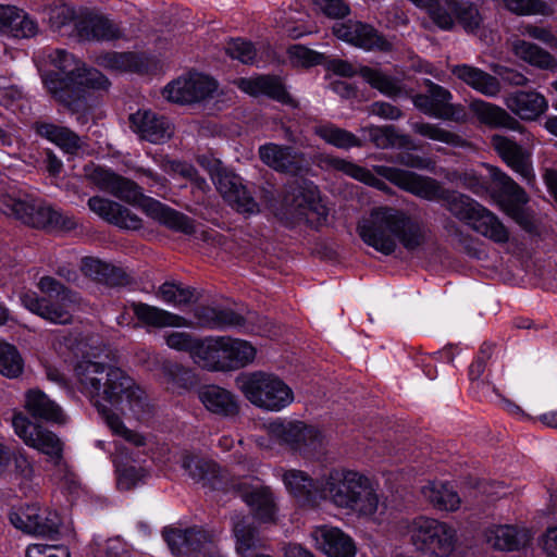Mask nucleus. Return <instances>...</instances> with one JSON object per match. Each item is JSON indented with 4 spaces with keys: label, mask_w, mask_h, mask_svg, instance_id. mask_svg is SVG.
Segmentation results:
<instances>
[{
    "label": "nucleus",
    "mask_w": 557,
    "mask_h": 557,
    "mask_svg": "<svg viewBox=\"0 0 557 557\" xmlns=\"http://www.w3.org/2000/svg\"><path fill=\"white\" fill-rule=\"evenodd\" d=\"M145 392L122 369L108 367L106 379L100 386V393L95 398V407L113 435L124 438L129 444L140 447L146 445V437L128 429L121 417L140 420L147 413L148 404Z\"/></svg>",
    "instance_id": "f257e3e1"
},
{
    "label": "nucleus",
    "mask_w": 557,
    "mask_h": 557,
    "mask_svg": "<svg viewBox=\"0 0 557 557\" xmlns=\"http://www.w3.org/2000/svg\"><path fill=\"white\" fill-rule=\"evenodd\" d=\"M357 232L366 245L385 256L396 250L397 243L407 251H416L428 240L422 221L392 206L372 208L358 222Z\"/></svg>",
    "instance_id": "f03ea898"
},
{
    "label": "nucleus",
    "mask_w": 557,
    "mask_h": 557,
    "mask_svg": "<svg viewBox=\"0 0 557 557\" xmlns=\"http://www.w3.org/2000/svg\"><path fill=\"white\" fill-rule=\"evenodd\" d=\"M87 176L99 189L129 205L140 207L148 216L168 228L185 235L195 234L196 226L190 218L151 197L145 196L141 188L134 181L101 166L87 170Z\"/></svg>",
    "instance_id": "7ed1b4c3"
},
{
    "label": "nucleus",
    "mask_w": 557,
    "mask_h": 557,
    "mask_svg": "<svg viewBox=\"0 0 557 557\" xmlns=\"http://www.w3.org/2000/svg\"><path fill=\"white\" fill-rule=\"evenodd\" d=\"M373 171L398 188L421 199L443 201L445 208L468 226L471 225L483 207L467 195L444 189L436 180L430 176L387 165H374Z\"/></svg>",
    "instance_id": "20e7f679"
},
{
    "label": "nucleus",
    "mask_w": 557,
    "mask_h": 557,
    "mask_svg": "<svg viewBox=\"0 0 557 557\" xmlns=\"http://www.w3.org/2000/svg\"><path fill=\"white\" fill-rule=\"evenodd\" d=\"M0 212L35 228L65 230L76 227V221L54 210L27 190L9 187L0 193Z\"/></svg>",
    "instance_id": "39448f33"
},
{
    "label": "nucleus",
    "mask_w": 557,
    "mask_h": 557,
    "mask_svg": "<svg viewBox=\"0 0 557 557\" xmlns=\"http://www.w3.org/2000/svg\"><path fill=\"white\" fill-rule=\"evenodd\" d=\"M37 287L44 296H39L35 292L23 293L21 295L22 305L32 313L50 323L61 325L72 323L74 313L81 307L79 295L51 276L40 277Z\"/></svg>",
    "instance_id": "423d86ee"
},
{
    "label": "nucleus",
    "mask_w": 557,
    "mask_h": 557,
    "mask_svg": "<svg viewBox=\"0 0 557 557\" xmlns=\"http://www.w3.org/2000/svg\"><path fill=\"white\" fill-rule=\"evenodd\" d=\"M397 532L408 535L414 548L423 554L448 557L456 548L457 530L445 521L426 516L401 519Z\"/></svg>",
    "instance_id": "0eeeda50"
},
{
    "label": "nucleus",
    "mask_w": 557,
    "mask_h": 557,
    "mask_svg": "<svg viewBox=\"0 0 557 557\" xmlns=\"http://www.w3.org/2000/svg\"><path fill=\"white\" fill-rule=\"evenodd\" d=\"M235 384L251 405L265 411L278 412L292 405L295 399L292 387L271 372L240 373Z\"/></svg>",
    "instance_id": "6e6552de"
},
{
    "label": "nucleus",
    "mask_w": 557,
    "mask_h": 557,
    "mask_svg": "<svg viewBox=\"0 0 557 557\" xmlns=\"http://www.w3.org/2000/svg\"><path fill=\"white\" fill-rule=\"evenodd\" d=\"M14 433L30 448L46 455L54 466L53 476L58 481L74 483V474L63 460V443L52 431L32 422L23 412L12 418Z\"/></svg>",
    "instance_id": "1a4fd4ad"
},
{
    "label": "nucleus",
    "mask_w": 557,
    "mask_h": 557,
    "mask_svg": "<svg viewBox=\"0 0 557 557\" xmlns=\"http://www.w3.org/2000/svg\"><path fill=\"white\" fill-rule=\"evenodd\" d=\"M269 437L277 444L285 445L304 456L321 453L325 437L313 425L298 420L275 419L267 424Z\"/></svg>",
    "instance_id": "9d476101"
},
{
    "label": "nucleus",
    "mask_w": 557,
    "mask_h": 557,
    "mask_svg": "<svg viewBox=\"0 0 557 557\" xmlns=\"http://www.w3.org/2000/svg\"><path fill=\"white\" fill-rule=\"evenodd\" d=\"M50 63L59 70V73L47 74L44 78L48 91L61 103L72 107L81 97L79 88H72L73 95H67L65 89L76 79L75 74L81 67V62L70 52L55 49L48 55Z\"/></svg>",
    "instance_id": "9b49d317"
},
{
    "label": "nucleus",
    "mask_w": 557,
    "mask_h": 557,
    "mask_svg": "<svg viewBox=\"0 0 557 557\" xmlns=\"http://www.w3.org/2000/svg\"><path fill=\"white\" fill-rule=\"evenodd\" d=\"M238 496L249 508L253 518L262 523H274L278 506L272 488L255 478H245L234 485Z\"/></svg>",
    "instance_id": "f8f14e48"
},
{
    "label": "nucleus",
    "mask_w": 557,
    "mask_h": 557,
    "mask_svg": "<svg viewBox=\"0 0 557 557\" xmlns=\"http://www.w3.org/2000/svg\"><path fill=\"white\" fill-rule=\"evenodd\" d=\"M367 475L362 472L333 468L322 475V500H329L337 508L346 509Z\"/></svg>",
    "instance_id": "ddd939ff"
},
{
    "label": "nucleus",
    "mask_w": 557,
    "mask_h": 557,
    "mask_svg": "<svg viewBox=\"0 0 557 557\" xmlns=\"http://www.w3.org/2000/svg\"><path fill=\"white\" fill-rule=\"evenodd\" d=\"M428 90L412 97L413 106L428 116L461 122L465 120V110L461 104L451 103V92L430 79L425 81Z\"/></svg>",
    "instance_id": "4468645a"
},
{
    "label": "nucleus",
    "mask_w": 557,
    "mask_h": 557,
    "mask_svg": "<svg viewBox=\"0 0 557 557\" xmlns=\"http://www.w3.org/2000/svg\"><path fill=\"white\" fill-rule=\"evenodd\" d=\"M284 203L290 212L311 223L320 224L326 220L327 208L320 198L318 187L311 182L290 185L284 196Z\"/></svg>",
    "instance_id": "2eb2a0df"
},
{
    "label": "nucleus",
    "mask_w": 557,
    "mask_h": 557,
    "mask_svg": "<svg viewBox=\"0 0 557 557\" xmlns=\"http://www.w3.org/2000/svg\"><path fill=\"white\" fill-rule=\"evenodd\" d=\"M218 83L208 75L189 73L169 83L163 89V97L176 103H191L213 96Z\"/></svg>",
    "instance_id": "dca6fc26"
},
{
    "label": "nucleus",
    "mask_w": 557,
    "mask_h": 557,
    "mask_svg": "<svg viewBox=\"0 0 557 557\" xmlns=\"http://www.w3.org/2000/svg\"><path fill=\"white\" fill-rule=\"evenodd\" d=\"M492 176L502 194L499 203L503 211L524 230L531 231L532 221L524 209V205L529 201V197L524 189L520 187L509 175L498 169L493 171Z\"/></svg>",
    "instance_id": "f3484780"
},
{
    "label": "nucleus",
    "mask_w": 557,
    "mask_h": 557,
    "mask_svg": "<svg viewBox=\"0 0 557 557\" xmlns=\"http://www.w3.org/2000/svg\"><path fill=\"white\" fill-rule=\"evenodd\" d=\"M10 521L16 529L40 536H51L57 533L60 524L55 511L41 508L35 504L11 512Z\"/></svg>",
    "instance_id": "a211bd4d"
},
{
    "label": "nucleus",
    "mask_w": 557,
    "mask_h": 557,
    "mask_svg": "<svg viewBox=\"0 0 557 557\" xmlns=\"http://www.w3.org/2000/svg\"><path fill=\"white\" fill-rule=\"evenodd\" d=\"M491 145L502 160L528 185H535V173L531 154L515 140L495 134L491 137Z\"/></svg>",
    "instance_id": "6ab92c4d"
},
{
    "label": "nucleus",
    "mask_w": 557,
    "mask_h": 557,
    "mask_svg": "<svg viewBox=\"0 0 557 557\" xmlns=\"http://www.w3.org/2000/svg\"><path fill=\"white\" fill-rule=\"evenodd\" d=\"M333 34L341 40L364 50L389 51L392 45L370 24L349 20L336 23Z\"/></svg>",
    "instance_id": "aec40b11"
},
{
    "label": "nucleus",
    "mask_w": 557,
    "mask_h": 557,
    "mask_svg": "<svg viewBox=\"0 0 557 557\" xmlns=\"http://www.w3.org/2000/svg\"><path fill=\"white\" fill-rule=\"evenodd\" d=\"M214 184L225 201L236 211L247 214L259 212L258 203L243 185L242 178L238 175L226 170L218 171Z\"/></svg>",
    "instance_id": "412c9836"
},
{
    "label": "nucleus",
    "mask_w": 557,
    "mask_h": 557,
    "mask_svg": "<svg viewBox=\"0 0 557 557\" xmlns=\"http://www.w3.org/2000/svg\"><path fill=\"white\" fill-rule=\"evenodd\" d=\"M283 484L294 498L302 505L314 506L322 500V475L313 479L300 469H281Z\"/></svg>",
    "instance_id": "4be33fe9"
},
{
    "label": "nucleus",
    "mask_w": 557,
    "mask_h": 557,
    "mask_svg": "<svg viewBox=\"0 0 557 557\" xmlns=\"http://www.w3.org/2000/svg\"><path fill=\"white\" fill-rule=\"evenodd\" d=\"M131 128L140 139L151 144H163L174 134L172 123L151 110H138L129 115Z\"/></svg>",
    "instance_id": "5701e85b"
},
{
    "label": "nucleus",
    "mask_w": 557,
    "mask_h": 557,
    "mask_svg": "<svg viewBox=\"0 0 557 557\" xmlns=\"http://www.w3.org/2000/svg\"><path fill=\"white\" fill-rule=\"evenodd\" d=\"M260 160L276 172L298 174L306 168V158L302 152L289 146L274 143L261 145L258 149Z\"/></svg>",
    "instance_id": "b1692460"
},
{
    "label": "nucleus",
    "mask_w": 557,
    "mask_h": 557,
    "mask_svg": "<svg viewBox=\"0 0 557 557\" xmlns=\"http://www.w3.org/2000/svg\"><path fill=\"white\" fill-rule=\"evenodd\" d=\"M317 546L330 557H355L356 546L350 536L339 528L315 527L311 533Z\"/></svg>",
    "instance_id": "393cba45"
},
{
    "label": "nucleus",
    "mask_w": 557,
    "mask_h": 557,
    "mask_svg": "<svg viewBox=\"0 0 557 557\" xmlns=\"http://www.w3.org/2000/svg\"><path fill=\"white\" fill-rule=\"evenodd\" d=\"M88 208L102 220L119 227L127 230H138L141 227L139 216L113 200L94 196L88 199Z\"/></svg>",
    "instance_id": "a878e982"
},
{
    "label": "nucleus",
    "mask_w": 557,
    "mask_h": 557,
    "mask_svg": "<svg viewBox=\"0 0 557 557\" xmlns=\"http://www.w3.org/2000/svg\"><path fill=\"white\" fill-rule=\"evenodd\" d=\"M507 109L522 121H535L548 109V101L536 90L510 92L504 100Z\"/></svg>",
    "instance_id": "bb28decb"
},
{
    "label": "nucleus",
    "mask_w": 557,
    "mask_h": 557,
    "mask_svg": "<svg viewBox=\"0 0 557 557\" xmlns=\"http://www.w3.org/2000/svg\"><path fill=\"white\" fill-rule=\"evenodd\" d=\"M78 36L86 40H113L120 38L121 28L107 16L84 10L76 21Z\"/></svg>",
    "instance_id": "cd10ccee"
},
{
    "label": "nucleus",
    "mask_w": 557,
    "mask_h": 557,
    "mask_svg": "<svg viewBox=\"0 0 557 557\" xmlns=\"http://www.w3.org/2000/svg\"><path fill=\"white\" fill-rule=\"evenodd\" d=\"M346 509L352 510L359 517H364L380 523L386 505L377 493L376 484L369 476H366L361 487L357 490L352 502Z\"/></svg>",
    "instance_id": "c85d7f7f"
},
{
    "label": "nucleus",
    "mask_w": 557,
    "mask_h": 557,
    "mask_svg": "<svg viewBox=\"0 0 557 557\" xmlns=\"http://www.w3.org/2000/svg\"><path fill=\"white\" fill-rule=\"evenodd\" d=\"M346 509L352 510L359 517H364L380 523L386 505L377 493L376 484L369 476H366L361 487L357 490L352 502Z\"/></svg>",
    "instance_id": "c756f323"
},
{
    "label": "nucleus",
    "mask_w": 557,
    "mask_h": 557,
    "mask_svg": "<svg viewBox=\"0 0 557 557\" xmlns=\"http://www.w3.org/2000/svg\"><path fill=\"white\" fill-rule=\"evenodd\" d=\"M234 84L245 94L259 97L267 96L282 103L292 102V98L285 89L282 81L276 76L258 75L253 77H240Z\"/></svg>",
    "instance_id": "7c9ffc66"
},
{
    "label": "nucleus",
    "mask_w": 557,
    "mask_h": 557,
    "mask_svg": "<svg viewBox=\"0 0 557 557\" xmlns=\"http://www.w3.org/2000/svg\"><path fill=\"white\" fill-rule=\"evenodd\" d=\"M449 69L459 81L486 97H497L502 90L499 79L479 67L462 63Z\"/></svg>",
    "instance_id": "2f4dec72"
},
{
    "label": "nucleus",
    "mask_w": 557,
    "mask_h": 557,
    "mask_svg": "<svg viewBox=\"0 0 557 557\" xmlns=\"http://www.w3.org/2000/svg\"><path fill=\"white\" fill-rule=\"evenodd\" d=\"M470 110L481 123L490 127L523 131V126L515 116L494 103L476 99L470 103Z\"/></svg>",
    "instance_id": "473e14b6"
},
{
    "label": "nucleus",
    "mask_w": 557,
    "mask_h": 557,
    "mask_svg": "<svg viewBox=\"0 0 557 557\" xmlns=\"http://www.w3.org/2000/svg\"><path fill=\"white\" fill-rule=\"evenodd\" d=\"M24 408L36 419L57 424L67 421L62 408L39 389H29L26 393Z\"/></svg>",
    "instance_id": "72a5a7b5"
},
{
    "label": "nucleus",
    "mask_w": 557,
    "mask_h": 557,
    "mask_svg": "<svg viewBox=\"0 0 557 557\" xmlns=\"http://www.w3.org/2000/svg\"><path fill=\"white\" fill-rule=\"evenodd\" d=\"M163 537L173 555H195L196 550L201 547V543L209 539V531L197 528L166 529L163 532Z\"/></svg>",
    "instance_id": "f704fd0d"
},
{
    "label": "nucleus",
    "mask_w": 557,
    "mask_h": 557,
    "mask_svg": "<svg viewBox=\"0 0 557 557\" xmlns=\"http://www.w3.org/2000/svg\"><path fill=\"white\" fill-rule=\"evenodd\" d=\"M320 164L325 169L342 172L347 176L356 181H359L368 186L374 187L379 190H388V186L382 180L377 178L372 171L368 170L367 168L360 166L349 160L338 157L325 156L321 158Z\"/></svg>",
    "instance_id": "c9c22d12"
},
{
    "label": "nucleus",
    "mask_w": 557,
    "mask_h": 557,
    "mask_svg": "<svg viewBox=\"0 0 557 557\" xmlns=\"http://www.w3.org/2000/svg\"><path fill=\"white\" fill-rule=\"evenodd\" d=\"M199 399L208 411L221 417H234L239 411L235 396L216 385L203 387L199 392Z\"/></svg>",
    "instance_id": "e433bc0d"
},
{
    "label": "nucleus",
    "mask_w": 557,
    "mask_h": 557,
    "mask_svg": "<svg viewBox=\"0 0 557 557\" xmlns=\"http://www.w3.org/2000/svg\"><path fill=\"white\" fill-rule=\"evenodd\" d=\"M445 9L451 18L449 28L443 30H451L456 24H459L467 33L475 32L482 24V16L478 7L467 0H446Z\"/></svg>",
    "instance_id": "4c0bfd02"
},
{
    "label": "nucleus",
    "mask_w": 557,
    "mask_h": 557,
    "mask_svg": "<svg viewBox=\"0 0 557 557\" xmlns=\"http://www.w3.org/2000/svg\"><path fill=\"white\" fill-rule=\"evenodd\" d=\"M133 311L140 322L153 327H188L191 325L184 317L147 304H134Z\"/></svg>",
    "instance_id": "58836bf2"
},
{
    "label": "nucleus",
    "mask_w": 557,
    "mask_h": 557,
    "mask_svg": "<svg viewBox=\"0 0 557 557\" xmlns=\"http://www.w3.org/2000/svg\"><path fill=\"white\" fill-rule=\"evenodd\" d=\"M36 132L69 154H75L83 147L81 137L70 128L53 123H36Z\"/></svg>",
    "instance_id": "ea45409f"
},
{
    "label": "nucleus",
    "mask_w": 557,
    "mask_h": 557,
    "mask_svg": "<svg viewBox=\"0 0 557 557\" xmlns=\"http://www.w3.org/2000/svg\"><path fill=\"white\" fill-rule=\"evenodd\" d=\"M108 367L91 360H82L75 367V375L82 391L87 394L92 404L100 393V386L106 379Z\"/></svg>",
    "instance_id": "a19ab883"
},
{
    "label": "nucleus",
    "mask_w": 557,
    "mask_h": 557,
    "mask_svg": "<svg viewBox=\"0 0 557 557\" xmlns=\"http://www.w3.org/2000/svg\"><path fill=\"white\" fill-rule=\"evenodd\" d=\"M197 324L201 327L223 330L232 326H240L244 323L242 315L231 309H218L213 307H197L194 310Z\"/></svg>",
    "instance_id": "79ce46f5"
},
{
    "label": "nucleus",
    "mask_w": 557,
    "mask_h": 557,
    "mask_svg": "<svg viewBox=\"0 0 557 557\" xmlns=\"http://www.w3.org/2000/svg\"><path fill=\"white\" fill-rule=\"evenodd\" d=\"M421 494L436 509L455 511L460 507L458 493L448 483L432 481L422 486Z\"/></svg>",
    "instance_id": "37998d69"
},
{
    "label": "nucleus",
    "mask_w": 557,
    "mask_h": 557,
    "mask_svg": "<svg viewBox=\"0 0 557 557\" xmlns=\"http://www.w3.org/2000/svg\"><path fill=\"white\" fill-rule=\"evenodd\" d=\"M81 271L86 276L109 285H122L128 282L121 269L92 257L82 259Z\"/></svg>",
    "instance_id": "c03bdc74"
},
{
    "label": "nucleus",
    "mask_w": 557,
    "mask_h": 557,
    "mask_svg": "<svg viewBox=\"0 0 557 557\" xmlns=\"http://www.w3.org/2000/svg\"><path fill=\"white\" fill-rule=\"evenodd\" d=\"M470 227L485 238L505 244L509 240V232L502 221L492 211L482 207Z\"/></svg>",
    "instance_id": "a18cd8bd"
},
{
    "label": "nucleus",
    "mask_w": 557,
    "mask_h": 557,
    "mask_svg": "<svg viewBox=\"0 0 557 557\" xmlns=\"http://www.w3.org/2000/svg\"><path fill=\"white\" fill-rule=\"evenodd\" d=\"M511 50L517 58L541 70H554L557 66V60L549 52L532 42L516 39Z\"/></svg>",
    "instance_id": "49530a36"
},
{
    "label": "nucleus",
    "mask_w": 557,
    "mask_h": 557,
    "mask_svg": "<svg viewBox=\"0 0 557 557\" xmlns=\"http://www.w3.org/2000/svg\"><path fill=\"white\" fill-rule=\"evenodd\" d=\"M233 534L236 540V552L242 557H257L255 550L260 540L255 527L245 517L236 516L233 520Z\"/></svg>",
    "instance_id": "de8ad7c7"
},
{
    "label": "nucleus",
    "mask_w": 557,
    "mask_h": 557,
    "mask_svg": "<svg viewBox=\"0 0 557 557\" xmlns=\"http://www.w3.org/2000/svg\"><path fill=\"white\" fill-rule=\"evenodd\" d=\"M224 354L227 358V370H238L253 362L257 349L247 341L227 336L224 344Z\"/></svg>",
    "instance_id": "09e8293b"
},
{
    "label": "nucleus",
    "mask_w": 557,
    "mask_h": 557,
    "mask_svg": "<svg viewBox=\"0 0 557 557\" xmlns=\"http://www.w3.org/2000/svg\"><path fill=\"white\" fill-rule=\"evenodd\" d=\"M313 133L326 144L338 149L348 150L354 147L362 146V141L355 134L332 123H324L314 126Z\"/></svg>",
    "instance_id": "8fccbe9b"
},
{
    "label": "nucleus",
    "mask_w": 557,
    "mask_h": 557,
    "mask_svg": "<svg viewBox=\"0 0 557 557\" xmlns=\"http://www.w3.org/2000/svg\"><path fill=\"white\" fill-rule=\"evenodd\" d=\"M76 79L74 83L70 85V89H65L67 95H73L72 88L81 89V97L72 107H67L71 111H77L81 108L82 99L84 97V89H107L109 86V81L107 77L100 73L96 69H85L83 66L79 67L77 73L75 74Z\"/></svg>",
    "instance_id": "3c124183"
},
{
    "label": "nucleus",
    "mask_w": 557,
    "mask_h": 557,
    "mask_svg": "<svg viewBox=\"0 0 557 557\" xmlns=\"http://www.w3.org/2000/svg\"><path fill=\"white\" fill-rule=\"evenodd\" d=\"M103 67L114 72H143L146 69L145 59L135 52H110L101 57Z\"/></svg>",
    "instance_id": "603ef678"
},
{
    "label": "nucleus",
    "mask_w": 557,
    "mask_h": 557,
    "mask_svg": "<svg viewBox=\"0 0 557 557\" xmlns=\"http://www.w3.org/2000/svg\"><path fill=\"white\" fill-rule=\"evenodd\" d=\"M485 541L498 550H515L520 545L519 533L512 525H492L484 532Z\"/></svg>",
    "instance_id": "864d4df0"
},
{
    "label": "nucleus",
    "mask_w": 557,
    "mask_h": 557,
    "mask_svg": "<svg viewBox=\"0 0 557 557\" xmlns=\"http://www.w3.org/2000/svg\"><path fill=\"white\" fill-rule=\"evenodd\" d=\"M362 131L368 134L369 139L377 148H388L393 146H406L410 143V138L407 135L398 134L397 129L393 125L387 126H367Z\"/></svg>",
    "instance_id": "5fc2aeb1"
},
{
    "label": "nucleus",
    "mask_w": 557,
    "mask_h": 557,
    "mask_svg": "<svg viewBox=\"0 0 557 557\" xmlns=\"http://www.w3.org/2000/svg\"><path fill=\"white\" fill-rule=\"evenodd\" d=\"M359 75L372 87L387 97L400 94L401 88L397 79L384 74L382 71L369 66H360Z\"/></svg>",
    "instance_id": "6e6d98bb"
},
{
    "label": "nucleus",
    "mask_w": 557,
    "mask_h": 557,
    "mask_svg": "<svg viewBox=\"0 0 557 557\" xmlns=\"http://www.w3.org/2000/svg\"><path fill=\"white\" fill-rule=\"evenodd\" d=\"M24 360L17 348L7 342L0 341V374L15 379L22 374Z\"/></svg>",
    "instance_id": "4d7b16f0"
},
{
    "label": "nucleus",
    "mask_w": 557,
    "mask_h": 557,
    "mask_svg": "<svg viewBox=\"0 0 557 557\" xmlns=\"http://www.w3.org/2000/svg\"><path fill=\"white\" fill-rule=\"evenodd\" d=\"M411 128L416 134L431 140L441 141L455 147L462 146L463 144V140L459 135L447 131L437 124L414 122L411 123Z\"/></svg>",
    "instance_id": "13d9d810"
},
{
    "label": "nucleus",
    "mask_w": 557,
    "mask_h": 557,
    "mask_svg": "<svg viewBox=\"0 0 557 557\" xmlns=\"http://www.w3.org/2000/svg\"><path fill=\"white\" fill-rule=\"evenodd\" d=\"M218 348L222 347L216 345V336L198 338L190 358L199 367L210 371H215L216 364H219V360L215 359Z\"/></svg>",
    "instance_id": "bf43d9fd"
},
{
    "label": "nucleus",
    "mask_w": 557,
    "mask_h": 557,
    "mask_svg": "<svg viewBox=\"0 0 557 557\" xmlns=\"http://www.w3.org/2000/svg\"><path fill=\"white\" fill-rule=\"evenodd\" d=\"M178 461L187 474L197 482L205 480L214 470L211 461L187 450L180 453Z\"/></svg>",
    "instance_id": "052dcab7"
},
{
    "label": "nucleus",
    "mask_w": 557,
    "mask_h": 557,
    "mask_svg": "<svg viewBox=\"0 0 557 557\" xmlns=\"http://www.w3.org/2000/svg\"><path fill=\"white\" fill-rule=\"evenodd\" d=\"M194 296V289L175 282L163 283L157 292L158 298L175 307L191 302Z\"/></svg>",
    "instance_id": "680f3d73"
},
{
    "label": "nucleus",
    "mask_w": 557,
    "mask_h": 557,
    "mask_svg": "<svg viewBox=\"0 0 557 557\" xmlns=\"http://www.w3.org/2000/svg\"><path fill=\"white\" fill-rule=\"evenodd\" d=\"M417 8L428 12L432 22L440 28H449L451 18L445 9L446 0H409Z\"/></svg>",
    "instance_id": "e2e57ef3"
},
{
    "label": "nucleus",
    "mask_w": 557,
    "mask_h": 557,
    "mask_svg": "<svg viewBox=\"0 0 557 557\" xmlns=\"http://www.w3.org/2000/svg\"><path fill=\"white\" fill-rule=\"evenodd\" d=\"M47 15L50 26L59 30L75 20H79L81 13L77 14L75 9L64 2H55L47 9Z\"/></svg>",
    "instance_id": "0e129e2a"
},
{
    "label": "nucleus",
    "mask_w": 557,
    "mask_h": 557,
    "mask_svg": "<svg viewBox=\"0 0 557 557\" xmlns=\"http://www.w3.org/2000/svg\"><path fill=\"white\" fill-rule=\"evenodd\" d=\"M226 53L245 64H251L256 60L257 51L250 41L236 38L227 42Z\"/></svg>",
    "instance_id": "69168bd1"
},
{
    "label": "nucleus",
    "mask_w": 557,
    "mask_h": 557,
    "mask_svg": "<svg viewBox=\"0 0 557 557\" xmlns=\"http://www.w3.org/2000/svg\"><path fill=\"white\" fill-rule=\"evenodd\" d=\"M162 168L164 172L169 174H178L183 177L194 181L197 187H199L200 189H205L206 187H208L206 180L199 177L197 175L196 169L189 163L169 160L163 163Z\"/></svg>",
    "instance_id": "338daca9"
},
{
    "label": "nucleus",
    "mask_w": 557,
    "mask_h": 557,
    "mask_svg": "<svg viewBox=\"0 0 557 557\" xmlns=\"http://www.w3.org/2000/svg\"><path fill=\"white\" fill-rule=\"evenodd\" d=\"M290 60L301 66H312L324 61V55L301 45H294L288 49Z\"/></svg>",
    "instance_id": "774afa93"
}]
</instances>
